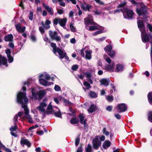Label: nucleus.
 I'll return each instance as SVG.
<instances>
[{"mask_svg":"<svg viewBox=\"0 0 152 152\" xmlns=\"http://www.w3.org/2000/svg\"><path fill=\"white\" fill-rule=\"evenodd\" d=\"M17 101L18 103L21 104L22 107L24 109L25 115L21 117L23 119L27 118L29 123H33V121L29 114V110L27 107V104L28 100L26 96V92H20L18 93L17 96Z\"/></svg>","mask_w":152,"mask_h":152,"instance_id":"nucleus-1","label":"nucleus"},{"mask_svg":"<svg viewBox=\"0 0 152 152\" xmlns=\"http://www.w3.org/2000/svg\"><path fill=\"white\" fill-rule=\"evenodd\" d=\"M46 104L44 101L40 103L39 106L36 109L43 115H44L46 113L48 114H54L55 116L58 117H61V114L59 109L57 107H52L51 102H50L46 110Z\"/></svg>","mask_w":152,"mask_h":152,"instance_id":"nucleus-2","label":"nucleus"},{"mask_svg":"<svg viewBox=\"0 0 152 152\" xmlns=\"http://www.w3.org/2000/svg\"><path fill=\"white\" fill-rule=\"evenodd\" d=\"M84 20L86 25V28L89 31H92L100 29H103V27L98 25L92 26L88 28V26L89 25L95 24V23L93 20L92 17L91 16H89L87 18L84 19Z\"/></svg>","mask_w":152,"mask_h":152,"instance_id":"nucleus-3","label":"nucleus"},{"mask_svg":"<svg viewBox=\"0 0 152 152\" xmlns=\"http://www.w3.org/2000/svg\"><path fill=\"white\" fill-rule=\"evenodd\" d=\"M50 79L49 75L46 72H44L39 75V80L40 84L42 85L49 86L53 84V83L49 81Z\"/></svg>","mask_w":152,"mask_h":152,"instance_id":"nucleus-4","label":"nucleus"},{"mask_svg":"<svg viewBox=\"0 0 152 152\" xmlns=\"http://www.w3.org/2000/svg\"><path fill=\"white\" fill-rule=\"evenodd\" d=\"M51 46L53 48V52L55 54H56V53H58L60 59H62L65 57L66 59L69 60V58L66 56V54L65 52L64 51L61 50L59 48H57L55 43H51Z\"/></svg>","mask_w":152,"mask_h":152,"instance_id":"nucleus-5","label":"nucleus"},{"mask_svg":"<svg viewBox=\"0 0 152 152\" xmlns=\"http://www.w3.org/2000/svg\"><path fill=\"white\" fill-rule=\"evenodd\" d=\"M137 25L138 28L141 32V35L142 41L143 42H148L149 39V37L145 33L143 23L141 20H138L137 21Z\"/></svg>","mask_w":152,"mask_h":152,"instance_id":"nucleus-6","label":"nucleus"},{"mask_svg":"<svg viewBox=\"0 0 152 152\" xmlns=\"http://www.w3.org/2000/svg\"><path fill=\"white\" fill-rule=\"evenodd\" d=\"M32 92V99H41L46 94V92L44 90L40 91L38 92H36L35 89L34 88H31Z\"/></svg>","mask_w":152,"mask_h":152,"instance_id":"nucleus-7","label":"nucleus"},{"mask_svg":"<svg viewBox=\"0 0 152 152\" xmlns=\"http://www.w3.org/2000/svg\"><path fill=\"white\" fill-rule=\"evenodd\" d=\"M92 51L89 49L86 50V47L83 48L80 51V54L86 59L91 60L92 58Z\"/></svg>","mask_w":152,"mask_h":152,"instance_id":"nucleus-8","label":"nucleus"},{"mask_svg":"<svg viewBox=\"0 0 152 152\" xmlns=\"http://www.w3.org/2000/svg\"><path fill=\"white\" fill-rule=\"evenodd\" d=\"M100 136H96L92 140V143L93 148L94 149L97 150L101 144V141L99 140Z\"/></svg>","mask_w":152,"mask_h":152,"instance_id":"nucleus-9","label":"nucleus"},{"mask_svg":"<svg viewBox=\"0 0 152 152\" xmlns=\"http://www.w3.org/2000/svg\"><path fill=\"white\" fill-rule=\"evenodd\" d=\"M124 18L129 20L132 19L134 13L133 12L128 9H125L123 12Z\"/></svg>","mask_w":152,"mask_h":152,"instance_id":"nucleus-10","label":"nucleus"},{"mask_svg":"<svg viewBox=\"0 0 152 152\" xmlns=\"http://www.w3.org/2000/svg\"><path fill=\"white\" fill-rule=\"evenodd\" d=\"M66 22V19L65 18H56L53 20V23L54 24L56 25L59 23L60 25L63 27L65 26Z\"/></svg>","mask_w":152,"mask_h":152,"instance_id":"nucleus-11","label":"nucleus"},{"mask_svg":"<svg viewBox=\"0 0 152 152\" xmlns=\"http://www.w3.org/2000/svg\"><path fill=\"white\" fill-rule=\"evenodd\" d=\"M49 35L52 39L55 40L56 41H61V38L60 37L57 35V33L56 32L54 31L53 32L52 31H49Z\"/></svg>","mask_w":152,"mask_h":152,"instance_id":"nucleus-12","label":"nucleus"},{"mask_svg":"<svg viewBox=\"0 0 152 152\" xmlns=\"http://www.w3.org/2000/svg\"><path fill=\"white\" fill-rule=\"evenodd\" d=\"M8 65L7 60L6 57L2 56L0 54V66L1 67L4 66L7 67Z\"/></svg>","mask_w":152,"mask_h":152,"instance_id":"nucleus-13","label":"nucleus"},{"mask_svg":"<svg viewBox=\"0 0 152 152\" xmlns=\"http://www.w3.org/2000/svg\"><path fill=\"white\" fill-rule=\"evenodd\" d=\"M117 108L119 112H124L127 110V106L124 103L118 104V105Z\"/></svg>","mask_w":152,"mask_h":152,"instance_id":"nucleus-14","label":"nucleus"},{"mask_svg":"<svg viewBox=\"0 0 152 152\" xmlns=\"http://www.w3.org/2000/svg\"><path fill=\"white\" fill-rule=\"evenodd\" d=\"M136 10L137 13L140 15L145 14L146 12L145 7L144 6H140V9L137 8Z\"/></svg>","mask_w":152,"mask_h":152,"instance_id":"nucleus-15","label":"nucleus"},{"mask_svg":"<svg viewBox=\"0 0 152 152\" xmlns=\"http://www.w3.org/2000/svg\"><path fill=\"white\" fill-rule=\"evenodd\" d=\"M17 31L19 32L23 33L25 30L26 27L25 26L22 27L20 24H18L15 25Z\"/></svg>","mask_w":152,"mask_h":152,"instance_id":"nucleus-16","label":"nucleus"},{"mask_svg":"<svg viewBox=\"0 0 152 152\" xmlns=\"http://www.w3.org/2000/svg\"><path fill=\"white\" fill-rule=\"evenodd\" d=\"M42 5L47 11L51 15H53V11L52 8L49 7L47 4L45 3H42Z\"/></svg>","mask_w":152,"mask_h":152,"instance_id":"nucleus-17","label":"nucleus"},{"mask_svg":"<svg viewBox=\"0 0 152 152\" xmlns=\"http://www.w3.org/2000/svg\"><path fill=\"white\" fill-rule=\"evenodd\" d=\"M32 81L31 79H29L27 81L24 82V85L22 87V90L23 91H26V87H29L30 85L32 83Z\"/></svg>","mask_w":152,"mask_h":152,"instance_id":"nucleus-18","label":"nucleus"},{"mask_svg":"<svg viewBox=\"0 0 152 152\" xmlns=\"http://www.w3.org/2000/svg\"><path fill=\"white\" fill-rule=\"evenodd\" d=\"M115 64L114 62L113 63L112 65H106L105 66V69L109 72H113L114 70Z\"/></svg>","mask_w":152,"mask_h":152,"instance_id":"nucleus-19","label":"nucleus"},{"mask_svg":"<svg viewBox=\"0 0 152 152\" xmlns=\"http://www.w3.org/2000/svg\"><path fill=\"white\" fill-rule=\"evenodd\" d=\"M23 113L22 112H19L18 113V115H15L14 118V121L15 124H16L18 121V119L19 118H20V117L23 114Z\"/></svg>","mask_w":152,"mask_h":152,"instance_id":"nucleus-20","label":"nucleus"},{"mask_svg":"<svg viewBox=\"0 0 152 152\" xmlns=\"http://www.w3.org/2000/svg\"><path fill=\"white\" fill-rule=\"evenodd\" d=\"M81 8L85 11H89L91 8L92 6L86 3L81 5Z\"/></svg>","mask_w":152,"mask_h":152,"instance_id":"nucleus-21","label":"nucleus"},{"mask_svg":"<svg viewBox=\"0 0 152 152\" xmlns=\"http://www.w3.org/2000/svg\"><path fill=\"white\" fill-rule=\"evenodd\" d=\"M21 144L23 145H27L28 147L31 146L30 142L26 139L22 138L20 142Z\"/></svg>","mask_w":152,"mask_h":152,"instance_id":"nucleus-22","label":"nucleus"},{"mask_svg":"<svg viewBox=\"0 0 152 152\" xmlns=\"http://www.w3.org/2000/svg\"><path fill=\"white\" fill-rule=\"evenodd\" d=\"M84 116L83 115L81 114L80 115L79 118L80 119V122L81 124L84 125L85 127H87V124H86V119H84Z\"/></svg>","mask_w":152,"mask_h":152,"instance_id":"nucleus-23","label":"nucleus"},{"mask_svg":"<svg viewBox=\"0 0 152 152\" xmlns=\"http://www.w3.org/2000/svg\"><path fill=\"white\" fill-rule=\"evenodd\" d=\"M69 115L70 116L71 115V117H72L71 120L70 121V123L71 124H76L78 122V121L77 118L76 117L74 114H69Z\"/></svg>","mask_w":152,"mask_h":152,"instance_id":"nucleus-24","label":"nucleus"},{"mask_svg":"<svg viewBox=\"0 0 152 152\" xmlns=\"http://www.w3.org/2000/svg\"><path fill=\"white\" fill-rule=\"evenodd\" d=\"M100 82L101 85H103L104 86H107L109 85L110 80L109 79L107 80L103 79L100 80Z\"/></svg>","mask_w":152,"mask_h":152,"instance_id":"nucleus-25","label":"nucleus"},{"mask_svg":"<svg viewBox=\"0 0 152 152\" xmlns=\"http://www.w3.org/2000/svg\"><path fill=\"white\" fill-rule=\"evenodd\" d=\"M110 142L108 140H106L103 142L102 147L104 148L107 149L110 146Z\"/></svg>","mask_w":152,"mask_h":152,"instance_id":"nucleus-26","label":"nucleus"},{"mask_svg":"<svg viewBox=\"0 0 152 152\" xmlns=\"http://www.w3.org/2000/svg\"><path fill=\"white\" fill-rule=\"evenodd\" d=\"M123 69V65L122 64H118L116 66V69L115 70L116 72H118L122 71Z\"/></svg>","mask_w":152,"mask_h":152,"instance_id":"nucleus-27","label":"nucleus"},{"mask_svg":"<svg viewBox=\"0 0 152 152\" xmlns=\"http://www.w3.org/2000/svg\"><path fill=\"white\" fill-rule=\"evenodd\" d=\"M96 108V107L95 105L94 104H92L88 110L89 113H91L95 111Z\"/></svg>","mask_w":152,"mask_h":152,"instance_id":"nucleus-28","label":"nucleus"},{"mask_svg":"<svg viewBox=\"0 0 152 152\" xmlns=\"http://www.w3.org/2000/svg\"><path fill=\"white\" fill-rule=\"evenodd\" d=\"M13 36L12 34H9L4 37V40L6 41H10L12 40Z\"/></svg>","mask_w":152,"mask_h":152,"instance_id":"nucleus-29","label":"nucleus"},{"mask_svg":"<svg viewBox=\"0 0 152 152\" xmlns=\"http://www.w3.org/2000/svg\"><path fill=\"white\" fill-rule=\"evenodd\" d=\"M51 22L49 20H46L44 26V28L45 29H48L50 27V24L51 23Z\"/></svg>","mask_w":152,"mask_h":152,"instance_id":"nucleus-30","label":"nucleus"},{"mask_svg":"<svg viewBox=\"0 0 152 152\" xmlns=\"http://www.w3.org/2000/svg\"><path fill=\"white\" fill-rule=\"evenodd\" d=\"M112 49V47L110 45H107L104 48V50L105 52L108 53L110 52Z\"/></svg>","mask_w":152,"mask_h":152,"instance_id":"nucleus-31","label":"nucleus"},{"mask_svg":"<svg viewBox=\"0 0 152 152\" xmlns=\"http://www.w3.org/2000/svg\"><path fill=\"white\" fill-rule=\"evenodd\" d=\"M99 31H97L93 34V35H96L98 34L102 33L105 31H104V28L103 27V29H100Z\"/></svg>","mask_w":152,"mask_h":152,"instance_id":"nucleus-32","label":"nucleus"},{"mask_svg":"<svg viewBox=\"0 0 152 152\" xmlns=\"http://www.w3.org/2000/svg\"><path fill=\"white\" fill-rule=\"evenodd\" d=\"M86 77L87 78V80H88L91 84H92L93 82L91 79V74L90 73H86Z\"/></svg>","mask_w":152,"mask_h":152,"instance_id":"nucleus-33","label":"nucleus"},{"mask_svg":"<svg viewBox=\"0 0 152 152\" xmlns=\"http://www.w3.org/2000/svg\"><path fill=\"white\" fill-rule=\"evenodd\" d=\"M63 102L66 105H72L73 104L69 102V101L67 99L63 98Z\"/></svg>","mask_w":152,"mask_h":152,"instance_id":"nucleus-34","label":"nucleus"},{"mask_svg":"<svg viewBox=\"0 0 152 152\" xmlns=\"http://www.w3.org/2000/svg\"><path fill=\"white\" fill-rule=\"evenodd\" d=\"M148 96L149 102L152 105V93H149Z\"/></svg>","mask_w":152,"mask_h":152,"instance_id":"nucleus-35","label":"nucleus"},{"mask_svg":"<svg viewBox=\"0 0 152 152\" xmlns=\"http://www.w3.org/2000/svg\"><path fill=\"white\" fill-rule=\"evenodd\" d=\"M89 96L92 98H96L97 96V95L95 93L91 91L89 94Z\"/></svg>","mask_w":152,"mask_h":152,"instance_id":"nucleus-36","label":"nucleus"},{"mask_svg":"<svg viewBox=\"0 0 152 152\" xmlns=\"http://www.w3.org/2000/svg\"><path fill=\"white\" fill-rule=\"evenodd\" d=\"M92 151L91 147L90 144H88L86 148V152H91Z\"/></svg>","mask_w":152,"mask_h":152,"instance_id":"nucleus-37","label":"nucleus"},{"mask_svg":"<svg viewBox=\"0 0 152 152\" xmlns=\"http://www.w3.org/2000/svg\"><path fill=\"white\" fill-rule=\"evenodd\" d=\"M148 120L151 122H152V111L149 112L148 113Z\"/></svg>","mask_w":152,"mask_h":152,"instance_id":"nucleus-38","label":"nucleus"},{"mask_svg":"<svg viewBox=\"0 0 152 152\" xmlns=\"http://www.w3.org/2000/svg\"><path fill=\"white\" fill-rule=\"evenodd\" d=\"M108 54L110 57H113L115 55V52L114 51L111 50L110 52L108 53Z\"/></svg>","mask_w":152,"mask_h":152,"instance_id":"nucleus-39","label":"nucleus"},{"mask_svg":"<svg viewBox=\"0 0 152 152\" xmlns=\"http://www.w3.org/2000/svg\"><path fill=\"white\" fill-rule=\"evenodd\" d=\"M7 57L8 59V62L10 63L12 62L13 61V57L11 56V55L7 56Z\"/></svg>","mask_w":152,"mask_h":152,"instance_id":"nucleus-40","label":"nucleus"},{"mask_svg":"<svg viewBox=\"0 0 152 152\" xmlns=\"http://www.w3.org/2000/svg\"><path fill=\"white\" fill-rule=\"evenodd\" d=\"M83 84L84 86L86 87L88 89L91 88V86L90 84L87 81H85L84 82Z\"/></svg>","mask_w":152,"mask_h":152,"instance_id":"nucleus-41","label":"nucleus"},{"mask_svg":"<svg viewBox=\"0 0 152 152\" xmlns=\"http://www.w3.org/2000/svg\"><path fill=\"white\" fill-rule=\"evenodd\" d=\"M16 124H15L14 126H12L10 128V129L11 132H14L16 130L17 128V126Z\"/></svg>","mask_w":152,"mask_h":152,"instance_id":"nucleus-42","label":"nucleus"},{"mask_svg":"<svg viewBox=\"0 0 152 152\" xmlns=\"http://www.w3.org/2000/svg\"><path fill=\"white\" fill-rule=\"evenodd\" d=\"M70 28L71 31L72 32H75L76 31V29L74 26L71 23L70 24Z\"/></svg>","mask_w":152,"mask_h":152,"instance_id":"nucleus-43","label":"nucleus"},{"mask_svg":"<svg viewBox=\"0 0 152 152\" xmlns=\"http://www.w3.org/2000/svg\"><path fill=\"white\" fill-rule=\"evenodd\" d=\"M54 89L56 91H59L61 90V88L59 86L56 85L55 86Z\"/></svg>","mask_w":152,"mask_h":152,"instance_id":"nucleus-44","label":"nucleus"},{"mask_svg":"<svg viewBox=\"0 0 152 152\" xmlns=\"http://www.w3.org/2000/svg\"><path fill=\"white\" fill-rule=\"evenodd\" d=\"M106 99L108 101H112L113 99V98L112 96H107L106 97Z\"/></svg>","mask_w":152,"mask_h":152,"instance_id":"nucleus-45","label":"nucleus"},{"mask_svg":"<svg viewBox=\"0 0 152 152\" xmlns=\"http://www.w3.org/2000/svg\"><path fill=\"white\" fill-rule=\"evenodd\" d=\"M78 66L77 65L75 64L72 66V70L75 71L78 69Z\"/></svg>","mask_w":152,"mask_h":152,"instance_id":"nucleus-46","label":"nucleus"},{"mask_svg":"<svg viewBox=\"0 0 152 152\" xmlns=\"http://www.w3.org/2000/svg\"><path fill=\"white\" fill-rule=\"evenodd\" d=\"M80 142V139L77 137L75 141V145L76 146H77L79 144Z\"/></svg>","mask_w":152,"mask_h":152,"instance_id":"nucleus-47","label":"nucleus"},{"mask_svg":"<svg viewBox=\"0 0 152 152\" xmlns=\"http://www.w3.org/2000/svg\"><path fill=\"white\" fill-rule=\"evenodd\" d=\"M33 12H30L29 18V19L31 20H33Z\"/></svg>","mask_w":152,"mask_h":152,"instance_id":"nucleus-48","label":"nucleus"},{"mask_svg":"<svg viewBox=\"0 0 152 152\" xmlns=\"http://www.w3.org/2000/svg\"><path fill=\"white\" fill-rule=\"evenodd\" d=\"M39 30L41 34H43L45 32L42 26H39Z\"/></svg>","mask_w":152,"mask_h":152,"instance_id":"nucleus-49","label":"nucleus"},{"mask_svg":"<svg viewBox=\"0 0 152 152\" xmlns=\"http://www.w3.org/2000/svg\"><path fill=\"white\" fill-rule=\"evenodd\" d=\"M5 53H6L7 56L10 55L11 51L9 49H7L5 50Z\"/></svg>","mask_w":152,"mask_h":152,"instance_id":"nucleus-50","label":"nucleus"},{"mask_svg":"<svg viewBox=\"0 0 152 152\" xmlns=\"http://www.w3.org/2000/svg\"><path fill=\"white\" fill-rule=\"evenodd\" d=\"M37 133L40 135H41L44 134V132L43 130L39 131L37 132Z\"/></svg>","mask_w":152,"mask_h":152,"instance_id":"nucleus-51","label":"nucleus"},{"mask_svg":"<svg viewBox=\"0 0 152 152\" xmlns=\"http://www.w3.org/2000/svg\"><path fill=\"white\" fill-rule=\"evenodd\" d=\"M105 139V137L104 135H102L101 137L100 136L99 140L101 142L103 141Z\"/></svg>","mask_w":152,"mask_h":152,"instance_id":"nucleus-52","label":"nucleus"},{"mask_svg":"<svg viewBox=\"0 0 152 152\" xmlns=\"http://www.w3.org/2000/svg\"><path fill=\"white\" fill-rule=\"evenodd\" d=\"M70 42L72 44H75L76 42V40L75 38L71 39L70 40Z\"/></svg>","mask_w":152,"mask_h":152,"instance_id":"nucleus-53","label":"nucleus"},{"mask_svg":"<svg viewBox=\"0 0 152 152\" xmlns=\"http://www.w3.org/2000/svg\"><path fill=\"white\" fill-rule=\"evenodd\" d=\"M44 40L46 42H49V40L47 37L46 35H45L44 37Z\"/></svg>","mask_w":152,"mask_h":152,"instance_id":"nucleus-54","label":"nucleus"},{"mask_svg":"<svg viewBox=\"0 0 152 152\" xmlns=\"http://www.w3.org/2000/svg\"><path fill=\"white\" fill-rule=\"evenodd\" d=\"M106 61L108 63H110L111 61V60L110 58L109 57H108L106 58L105 59Z\"/></svg>","mask_w":152,"mask_h":152,"instance_id":"nucleus-55","label":"nucleus"},{"mask_svg":"<svg viewBox=\"0 0 152 152\" xmlns=\"http://www.w3.org/2000/svg\"><path fill=\"white\" fill-rule=\"evenodd\" d=\"M112 107L110 106H107L106 108L107 110L108 111H111V110H112Z\"/></svg>","mask_w":152,"mask_h":152,"instance_id":"nucleus-56","label":"nucleus"},{"mask_svg":"<svg viewBox=\"0 0 152 152\" xmlns=\"http://www.w3.org/2000/svg\"><path fill=\"white\" fill-rule=\"evenodd\" d=\"M115 117L118 119H120L121 118V115L118 114H115Z\"/></svg>","mask_w":152,"mask_h":152,"instance_id":"nucleus-57","label":"nucleus"},{"mask_svg":"<svg viewBox=\"0 0 152 152\" xmlns=\"http://www.w3.org/2000/svg\"><path fill=\"white\" fill-rule=\"evenodd\" d=\"M82 149L81 146H80L78 148L77 152H82Z\"/></svg>","mask_w":152,"mask_h":152,"instance_id":"nucleus-58","label":"nucleus"},{"mask_svg":"<svg viewBox=\"0 0 152 152\" xmlns=\"http://www.w3.org/2000/svg\"><path fill=\"white\" fill-rule=\"evenodd\" d=\"M63 10L61 9H60L57 11L58 13L59 14H62L63 13Z\"/></svg>","mask_w":152,"mask_h":152,"instance_id":"nucleus-59","label":"nucleus"},{"mask_svg":"<svg viewBox=\"0 0 152 152\" xmlns=\"http://www.w3.org/2000/svg\"><path fill=\"white\" fill-rule=\"evenodd\" d=\"M148 27L149 29V30L151 31H152V26H151L150 24H148Z\"/></svg>","mask_w":152,"mask_h":152,"instance_id":"nucleus-60","label":"nucleus"},{"mask_svg":"<svg viewBox=\"0 0 152 152\" xmlns=\"http://www.w3.org/2000/svg\"><path fill=\"white\" fill-rule=\"evenodd\" d=\"M47 12L46 11L44 10L43 11L42 13V15L44 16H45L47 15Z\"/></svg>","mask_w":152,"mask_h":152,"instance_id":"nucleus-61","label":"nucleus"},{"mask_svg":"<svg viewBox=\"0 0 152 152\" xmlns=\"http://www.w3.org/2000/svg\"><path fill=\"white\" fill-rule=\"evenodd\" d=\"M54 100L55 102L57 103L58 104L59 103V100L57 98H54Z\"/></svg>","mask_w":152,"mask_h":152,"instance_id":"nucleus-62","label":"nucleus"},{"mask_svg":"<svg viewBox=\"0 0 152 152\" xmlns=\"http://www.w3.org/2000/svg\"><path fill=\"white\" fill-rule=\"evenodd\" d=\"M31 38L33 41H34L36 40V38L34 36H32L31 37Z\"/></svg>","mask_w":152,"mask_h":152,"instance_id":"nucleus-63","label":"nucleus"},{"mask_svg":"<svg viewBox=\"0 0 152 152\" xmlns=\"http://www.w3.org/2000/svg\"><path fill=\"white\" fill-rule=\"evenodd\" d=\"M10 133L11 135L12 136H13L15 137H16L17 136L16 134L14 133L13 132H11Z\"/></svg>","mask_w":152,"mask_h":152,"instance_id":"nucleus-64","label":"nucleus"}]
</instances>
